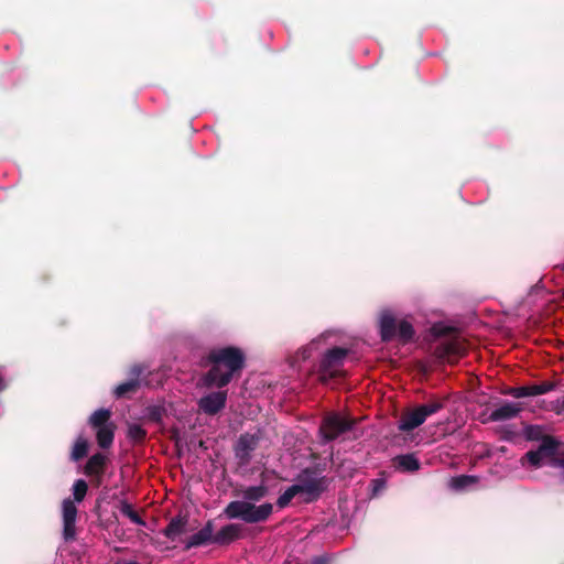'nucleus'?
<instances>
[{"mask_svg":"<svg viewBox=\"0 0 564 564\" xmlns=\"http://www.w3.org/2000/svg\"><path fill=\"white\" fill-rule=\"evenodd\" d=\"M466 343L460 336L444 338L436 346V355L440 359L454 362L466 352Z\"/></svg>","mask_w":564,"mask_h":564,"instance_id":"0eeeda50","label":"nucleus"},{"mask_svg":"<svg viewBox=\"0 0 564 564\" xmlns=\"http://www.w3.org/2000/svg\"><path fill=\"white\" fill-rule=\"evenodd\" d=\"M272 503H262L256 506L247 500L230 501L224 509V514L228 519H240L247 523L263 522L272 514Z\"/></svg>","mask_w":564,"mask_h":564,"instance_id":"7ed1b4c3","label":"nucleus"},{"mask_svg":"<svg viewBox=\"0 0 564 564\" xmlns=\"http://www.w3.org/2000/svg\"><path fill=\"white\" fill-rule=\"evenodd\" d=\"M478 482V477L470 475H460L449 480V487L455 491H465Z\"/></svg>","mask_w":564,"mask_h":564,"instance_id":"aec40b11","label":"nucleus"},{"mask_svg":"<svg viewBox=\"0 0 564 564\" xmlns=\"http://www.w3.org/2000/svg\"><path fill=\"white\" fill-rule=\"evenodd\" d=\"M312 564H327V560L325 557H316L313 560Z\"/></svg>","mask_w":564,"mask_h":564,"instance_id":"72a5a7b5","label":"nucleus"},{"mask_svg":"<svg viewBox=\"0 0 564 564\" xmlns=\"http://www.w3.org/2000/svg\"><path fill=\"white\" fill-rule=\"evenodd\" d=\"M209 360L213 366L204 377V384L224 387L231 380L234 372L242 367L245 358L240 349L226 347L210 351Z\"/></svg>","mask_w":564,"mask_h":564,"instance_id":"f03ea898","label":"nucleus"},{"mask_svg":"<svg viewBox=\"0 0 564 564\" xmlns=\"http://www.w3.org/2000/svg\"><path fill=\"white\" fill-rule=\"evenodd\" d=\"M145 431L139 424H131L128 427L129 438L140 442L145 437Z\"/></svg>","mask_w":564,"mask_h":564,"instance_id":"c85d7f7f","label":"nucleus"},{"mask_svg":"<svg viewBox=\"0 0 564 564\" xmlns=\"http://www.w3.org/2000/svg\"><path fill=\"white\" fill-rule=\"evenodd\" d=\"M214 539V524L213 521H207L206 524L195 534H193L185 544V550L197 547L213 542Z\"/></svg>","mask_w":564,"mask_h":564,"instance_id":"4468645a","label":"nucleus"},{"mask_svg":"<svg viewBox=\"0 0 564 564\" xmlns=\"http://www.w3.org/2000/svg\"><path fill=\"white\" fill-rule=\"evenodd\" d=\"M394 465L403 471H416L420 468V462L414 454L399 455L394 458Z\"/></svg>","mask_w":564,"mask_h":564,"instance_id":"412c9836","label":"nucleus"},{"mask_svg":"<svg viewBox=\"0 0 564 564\" xmlns=\"http://www.w3.org/2000/svg\"><path fill=\"white\" fill-rule=\"evenodd\" d=\"M115 424L111 423L95 430L98 445L101 448H108L111 446L115 437Z\"/></svg>","mask_w":564,"mask_h":564,"instance_id":"a211bd4d","label":"nucleus"},{"mask_svg":"<svg viewBox=\"0 0 564 564\" xmlns=\"http://www.w3.org/2000/svg\"><path fill=\"white\" fill-rule=\"evenodd\" d=\"M295 486L299 487V497L303 502L316 500L323 491L322 482L317 478L302 479Z\"/></svg>","mask_w":564,"mask_h":564,"instance_id":"ddd939ff","label":"nucleus"},{"mask_svg":"<svg viewBox=\"0 0 564 564\" xmlns=\"http://www.w3.org/2000/svg\"><path fill=\"white\" fill-rule=\"evenodd\" d=\"M380 336L383 341H389L395 336L402 341H409L414 336V329L410 322L397 319L390 310H383L379 316Z\"/></svg>","mask_w":564,"mask_h":564,"instance_id":"20e7f679","label":"nucleus"},{"mask_svg":"<svg viewBox=\"0 0 564 564\" xmlns=\"http://www.w3.org/2000/svg\"><path fill=\"white\" fill-rule=\"evenodd\" d=\"M164 410L161 406H149L147 410L148 417L153 422H160L163 417Z\"/></svg>","mask_w":564,"mask_h":564,"instance_id":"7c9ffc66","label":"nucleus"},{"mask_svg":"<svg viewBox=\"0 0 564 564\" xmlns=\"http://www.w3.org/2000/svg\"><path fill=\"white\" fill-rule=\"evenodd\" d=\"M564 468V443L541 425L531 424V467Z\"/></svg>","mask_w":564,"mask_h":564,"instance_id":"f257e3e1","label":"nucleus"},{"mask_svg":"<svg viewBox=\"0 0 564 564\" xmlns=\"http://www.w3.org/2000/svg\"><path fill=\"white\" fill-rule=\"evenodd\" d=\"M3 389H4V383H3L2 377L0 376V391Z\"/></svg>","mask_w":564,"mask_h":564,"instance_id":"e433bc0d","label":"nucleus"},{"mask_svg":"<svg viewBox=\"0 0 564 564\" xmlns=\"http://www.w3.org/2000/svg\"><path fill=\"white\" fill-rule=\"evenodd\" d=\"M513 393H514V397H517V398L527 397V395H529V387H521V388L514 389Z\"/></svg>","mask_w":564,"mask_h":564,"instance_id":"473e14b6","label":"nucleus"},{"mask_svg":"<svg viewBox=\"0 0 564 564\" xmlns=\"http://www.w3.org/2000/svg\"><path fill=\"white\" fill-rule=\"evenodd\" d=\"M525 459H529V452H527V453L521 457V462L523 463Z\"/></svg>","mask_w":564,"mask_h":564,"instance_id":"c9c22d12","label":"nucleus"},{"mask_svg":"<svg viewBox=\"0 0 564 564\" xmlns=\"http://www.w3.org/2000/svg\"><path fill=\"white\" fill-rule=\"evenodd\" d=\"M105 465H106V456L101 453H97L88 459V462L85 466V474L87 476H94V477L100 478L104 474Z\"/></svg>","mask_w":564,"mask_h":564,"instance_id":"f3484780","label":"nucleus"},{"mask_svg":"<svg viewBox=\"0 0 564 564\" xmlns=\"http://www.w3.org/2000/svg\"><path fill=\"white\" fill-rule=\"evenodd\" d=\"M242 527L238 523H230L223 527L216 534H214L213 543L229 544L241 536Z\"/></svg>","mask_w":564,"mask_h":564,"instance_id":"2eb2a0df","label":"nucleus"},{"mask_svg":"<svg viewBox=\"0 0 564 564\" xmlns=\"http://www.w3.org/2000/svg\"><path fill=\"white\" fill-rule=\"evenodd\" d=\"M444 406L443 402L440 400H431L424 404H420L416 408H413L406 411L399 421V430L402 432H411L414 429L422 425L426 419Z\"/></svg>","mask_w":564,"mask_h":564,"instance_id":"39448f33","label":"nucleus"},{"mask_svg":"<svg viewBox=\"0 0 564 564\" xmlns=\"http://www.w3.org/2000/svg\"><path fill=\"white\" fill-rule=\"evenodd\" d=\"M116 564H140V563H138L135 561H128V562H118Z\"/></svg>","mask_w":564,"mask_h":564,"instance_id":"f704fd0d","label":"nucleus"},{"mask_svg":"<svg viewBox=\"0 0 564 564\" xmlns=\"http://www.w3.org/2000/svg\"><path fill=\"white\" fill-rule=\"evenodd\" d=\"M121 512L127 516L133 523L135 524H144L139 514L131 508L130 505L123 503L121 507Z\"/></svg>","mask_w":564,"mask_h":564,"instance_id":"c756f323","label":"nucleus"},{"mask_svg":"<svg viewBox=\"0 0 564 564\" xmlns=\"http://www.w3.org/2000/svg\"><path fill=\"white\" fill-rule=\"evenodd\" d=\"M523 410L519 401H500L490 409L488 417L485 421L502 422L518 416Z\"/></svg>","mask_w":564,"mask_h":564,"instance_id":"1a4fd4ad","label":"nucleus"},{"mask_svg":"<svg viewBox=\"0 0 564 564\" xmlns=\"http://www.w3.org/2000/svg\"><path fill=\"white\" fill-rule=\"evenodd\" d=\"M63 512V534L65 540H73L76 535L77 508L69 498L64 499L62 505Z\"/></svg>","mask_w":564,"mask_h":564,"instance_id":"9b49d317","label":"nucleus"},{"mask_svg":"<svg viewBox=\"0 0 564 564\" xmlns=\"http://www.w3.org/2000/svg\"><path fill=\"white\" fill-rule=\"evenodd\" d=\"M351 427V421L338 413L325 416L321 425V434L325 441H332Z\"/></svg>","mask_w":564,"mask_h":564,"instance_id":"6e6552de","label":"nucleus"},{"mask_svg":"<svg viewBox=\"0 0 564 564\" xmlns=\"http://www.w3.org/2000/svg\"><path fill=\"white\" fill-rule=\"evenodd\" d=\"M226 400L225 391L212 392L199 399L198 406L204 413L214 415L225 408Z\"/></svg>","mask_w":564,"mask_h":564,"instance_id":"f8f14e48","label":"nucleus"},{"mask_svg":"<svg viewBox=\"0 0 564 564\" xmlns=\"http://www.w3.org/2000/svg\"><path fill=\"white\" fill-rule=\"evenodd\" d=\"M143 370L144 369L141 366H133L130 371L131 378L126 382L117 386L115 389L116 397L121 398L129 392L135 391V389L140 386L139 377Z\"/></svg>","mask_w":564,"mask_h":564,"instance_id":"dca6fc26","label":"nucleus"},{"mask_svg":"<svg viewBox=\"0 0 564 564\" xmlns=\"http://www.w3.org/2000/svg\"><path fill=\"white\" fill-rule=\"evenodd\" d=\"M299 487L294 485L290 486L284 492H282L278 500L276 505L279 508H285L292 501L293 498L299 497Z\"/></svg>","mask_w":564,"mask_h":564,"instance_id":"a878e982","label":"nucleus"},{"mask_svg":"<svg viewBox=\"0 0 564 564\" xmlns=\"http://www.w3.org/2000/svg\"><path fill=\"white\" fill-rule=\"evenodd\" d=\"M324 336L312 340L307 346L303 347L296 355V361L302 360L305 361L313 357V352L318 349V345L322 341Z\"/></svg>","mask_w":564,"mask_h":564,"instance_id":"393cba45","label":"nucleus"},{"mask_svg":"<svg viewBox=\"0 0 564 564\" xmlns=\"http://www.w3.org/2000/svg\"><path fill=\"white\" fill-rule=\"evenodd\" d=\"M384 487H386V481L383 479L373 480V488H372L373 495H377L378 492L383 490Z\"/></svg>","mask_w":564,"mask_h":564,"instance_id":"2f4dec72","label":"nucleus"},{"mask_svg":"<svg viewBox=\"0 0 564 564\" xmlns=\"http://www.w3.org/2000/svg\"><path fill=\"white\" fill-rule=\"evenodd\" d=\"M88 452V441L84 436H78L77 440L74 443L70 458L74 462H77L85 457Z\"/></svg>","mask_w":564,"mask_h":564,"instance_id":"b1692460","label":"nucleus"},{"mask_svg":"<svg viewBox=\"0 0 564 564\" xmlns=\"http://www.w3.org/2000/svg\"><path fill=\"white\" fill-rule=\"evenodd\" d=\"M523 433L525 434L527 437H529V426L523 427Z\"/></svg>","mask_w":564,"mask_h":564,"instance_id":"4c0bfd02","label":"nucleus"},{"mask_svg":"<svg viewBox=\"0 0 564 564\" xmlns=\"http://www.w3.org/2000/svg\"><path fill=\"white\" fill-rule=\"evenodd\" d=\"M187 520L183 517H176L170 521L167 527L164 529V535L174 541L178 535H181L186 528Z\"/></svg>","mask_w":564,"mask_h":564,"instance_id":"6ab92c4d","label":"nucleus"},{"mask_svg":"<svg viewBox=\"0 0 564 564\" xmlns=\"http://www.w3.org/2000/svg\"><path fill=\"white\" fill-rule=\"evenodd\" d=\"M87 482L83 479H78L73 485V496L76 502H82L87 494Z\"/></svg>","mask_w":564,"mask_h":564,"instance_id":"bb28decb","label":"nucleus"},{"mask_svg":"<svg viewBox=\"0 0 564 564\" xmlns=\"http://www.w3.org/2000/svg\"><path fill=\"white\" fill-rule=\"evenodd\" d=\"M554 384L549 381H543L541 383H531V398L540 394H544L551 390H553Z\"/></svg>","mask_w":564,"mask_h":564,"instance_id":"cd10ccee","label":"nucleus"},{"mask_svg":"<svg viewBox=\"0 0 564 564\" xmlns=\"http://www.w3.org/2000/svg\"><path fill=\"white\" fill-rule=\"evenodd\" d=\"M111 412L107 409H99L95 411L89 417V424L94 430L99 429L100 426H106L111 424L110 422Z\"/></svg>","mask_w":564,"mask_h":564,"instance_id":"5701e85b","label":"nucleus"},{"mask_svg":"<svg viewBox=\"0 0 564 564\" xmlns=\"http://www.w3.org/2000/svg\"><path fill=\"white\" fill-rule=\"evenodd\" d=\"M260 440L261 435L259 432L241 434L235 445L236 457L242 463H248Z\"/></svg>","mask_w":564,"mask_h":564,"instance_id":"9d476101","label":"nucleus"},{"mask_svg":"<svg viewBox=\"0 0 564 564\" xmlns=\"http://www.w3.org/2000/svg\"><path fill=\"white\" fill-rule=\"evenodd\" d=\"M268 494L264 485L249 486L242 490V498L251 503L260 501Z\"/></svg>","mask_w":564,"mask_h":564,"instance_id":"4be33fe9","label":"nucleus"},{"mask_svg":"<svg viewBox=\"0 0 564 564\" xmlns=\"http://www.w3.org/2000/svg\"><path fill=\"white\" fill-rule=\"evenodd\" d=\"M348 354L345 348H333L329 349L323 357L319 366L321 378L323 381L337 376L340 372V368Z\"/></svg>","mask_w":564,"mask_h":564,"instance_id":"423d86ee","label":"nucleus"}]
</instances>
